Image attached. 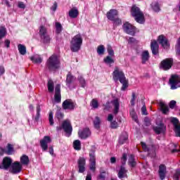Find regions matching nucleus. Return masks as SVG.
<instances>
[{
  "mask_svg": "<svg viewBox=\"0 0 180 180\" xmlns=\"http://www.w3.org/2000/svg\"><path fill=\"white\" fill-rule=\"evenodd\" d=\"M165 49V50L169 49L171 44L166 36L164 34L159 35L158 39L153 40L150 42V50L153 56H160V45Z\"/></svg>",
  "mask_w": 180,
  "mask_h": 180,
  "instance_id": "f257e3e1",
  "label": "nucleus"
},
{
  "mask_svg": "<svg viewBox=\"0 0 180 180\" xmlns=\"http://www.w3.org/2000/svg\"><path fill=\"white\" fill-rule=\"evenodd\" d=\"M61 67V61L58 55L53 53L47 60L45 63V68L49 72H56Z\"/></svg>",
  "mask_w": 180,
  "mask_h": 180,
  "instance_id": "f03ea898",
  "label": "nucleus"
},
{
  "mask_svg": "<svg viewBox=\"0 0 180 180\" xmlns=\"http://www.w3.org/2000/svg\"><path fill=\"white\" fill-rule=\"evenodd\" d=\"M112 78L115 82L120 81V84H122L121 91H126V89L129 88V80L126 79V76L124 75L123 70H120L117 66H115L112 72Z\"/></svg>",
  "mask_w": 180,
  "mask_h": 180,
  "instance_id": "7ed1b4c3",
  "label": "nucleus"
},
{
  "mask_svg": "<svg viewBox=\"0 0 180 180\" xmlns=\"http://www.w3.org/2000/svg\"><path fill=\"white\" fill-rule=\"evenodd\" d=\"M131 15L133 18H134L137 23L143 25V23L146 22L144 13L143 11H141V10H140V8L137 7L136 4L132 5L131 8Z\"/></svg>",
  "mask_w": 180,
  "mask_h": 180,
  "instance_id": "20e7f679",
  "label": "nucleus"
},
{
  "mask_svg": "<svg viewBox=\"0 0 180 180\" xmlns=\"http://www.w3.org/2000/svg\"><path fill=\"white\" fill-rule=\"evenodd\" d=\"M82 35L77 34L74 36L70 41V50L73 53H77L81 50V46H82Z\"/></svg>",
  "mask_w": 180,
  "mask_h": 180,
  "instance_id": "39448f33",
  "label": "nucleus"
},
{
  "mask_svg": "<svg viewBox=\"0 0 180 180\" xmlns=\"http://www.w3.org/2000/svg\"><path fill=\"white\" fill-rule=\"evenodd\" d=\"M107 18L108 20L112 22L113 27H117V26H120L122 25V19L119 17V11L116 9H110L106 13Z\"/></svg>",
  "mask_w": 180,
  "mask_h": 180,
  "instance_id": "423d86ee",
  "label": "nucleus"
},
{
  "mask_svg": "<svg viewBox=\"0 0 180 180\" xmlns=\"http://www.w3.org/2000/svg\"><path fill=\"white\" fill-rule=\"evenodd\" d=\"M110 103H112V105L114 106V115H117L119 113V109L120 108V103H119L118 98H115L110 102L108 101L107 103H105V104L103 105V110L104 112L110 110V108H112Z\"/></svg>",
  "mask_w": 180,
  "mask_h": 180,
  "instance_id": "0eeeda50",
  "label": "nucleus"
},
{
  "mask_svg": "<svg viewBox=\"0 0 180 180\" xmlns=\"http://www.w3.org/2000/svg\"><path fill=\"white\" fill-rule=\"evenodd\" d=\"M57 131H61L64 130L66 133V137H70L72 134V125H71V122L68 120H65L63 122L62 125L56 127Z\"/></svg>",
  "mask_w": 180,
  "mask_h": 180,
  "instance_id": "6e6552de",
  "label": "nucleus"
},
{
  "mask_svg": "<svg viewBox=\"0 0 180 180\" xmlns=\"http://www.w3.org/2000/svg\"><path fill=\"white\" fill-rule=\"evenodd\" d=\"M39 37L41 43L44 44H50L51 37H50V35L47 33V29L44 26L39 27Z\"/></svg>",
  "mask_w": 180,
  "mask_h": 180,
  "instance_id": "1a4fd4ad",
  "label": "nucleus"
},
{
  "mask_svg": "<svg viewBox=\"0 0 180 180\" xmlns=\"http://www.w3.org/2000/svg\"><path fill=\"white\" fill-rule=\"evenodd\" d=\"M141 144L143 151L148 153V154H153V155H155V151L160 150V145L158 144L147 145L144 142H141Z\"/></svg>",
  "mask_w": 180,
  "mask_h": 180,
  "instance_id": "9d476101",
  "label": "nucleus"
},
{
  "mask_svg": "<svg viewBox=\"0 0 180 180\" xmlns=\"http://www.w3.org/2000/svg\"><path fill=\"white\" fill-rule=\"evenodd\" d=\"M174 65V58H167L162 60L160 64V68L163 70V71H168L172 68Z\"/></svg>",
  "mask_w": 180,
  "mask_h": 180,
  "instance_id": "9b49d317",
  "label": "nucleus"
},
{
  "mask_svg": "<svg viewBox=\"0 0 180 180\" xmlns=\"http://www.w3.org/2000/svg\"><path fill=\"white\" fill-rule=\"evenodd\" d=\"M169 84L171 89H178V88H180V76L172 75L169 79Z\"/></svg>",
  "mask_w": 180,
  "mask_h": 180,
  "instance_id": "f8f14e48",
  "label": "nucleus"
},
{
  "mask_svg": "<svg viewBox=\"0 0 180 180\" xmlns=\"http://www.w3.org/2000/svg\"><path fill=\"white\" fill-rule=\"evenodd\" d=\"M62 108L64 110H74L77 108V103L72 99H66L62 103Z\"/></svg>",
  "mask_w": 180,
  "mask_h": 180,
  "instance_id": "ddd939ff",
  "label": "nucleus"
},
{
  "mask_svg": "<svg viewBox=\"0 0 180 180\" xmlns=\"http://www.w3.org/2000/svg\"><path fill=\"white\" fill-rule=\"evenodd\" d=\"M13 163V160H12L10 157L6 156L3 158V160L0 164V169L8 171V169H11Z\"/></svg>",
  "mask_w": 180,
  "mask_h": 180,
  "instance_id": "4468645a",
  "label": "nucleus"
},
{
  "mask_svg": "<svg viewBox=\"0 0 180 180\" xmlns=\"http://www.w3.org/2000/svg\"><path fill=\"white\" fill-rule=\"evenodd\" d=\"M123 30L127 34L130 36H135L136 34V27L130 24L129 22H127L122 25Z\"/></svg>",
  "mask_w": 180,
  "mask_h": 180,
  "instance_id": "2eb2a0df",
  "label": "nucleus"
},
{
  "mask_svg": "<svg viewBox=\"0 0 180 180\" xmlns=\"http://www.w3.org/2000/svg\"><path fill=\"white\" fill-rule=\"evenodd\" d=\"M22 166L20 162L15 161L11 165V167L9 169L11 174H16L22 172Z\"/></svg>",
  "mask_w": 180,
  "mask_h": 180,
  "instance_id": "dca6fc26",
  "label": "nucleus"
},
{
  "mask_svg": "<svg viewBox=\"0 0 180 180\" xmlns=\"http://www.w3.org/2000/svg\"><path fill=\"white\" fill-rule=\"evenodd\" d=\"M51 143V138L49 136H45L40 141V146L43 151H47L49 144Z\"/></svg>",
  "mask_w": 180,
  "mask_h": 180,
  "instance_id": "f3484780",
  "label": "nucleus"
},
{
  "mask_svg": "<svg viewBox=\"0 0 180 180\" xmlns=\"http://www.w3.org/2000/svg\"><path fill=\"white\" fill-rule=\"evenodd\" d=\"M171 123L174 126V131L175 133L176 137H180V124L179 120L176 117H172L171 119Z\"/></svg>",
  "mask_w": 180,
  "mask_h": 180,
  "instance_id": "a211bd4d",
  "label": "nucleus"
},
{
  "mask_svg": "<svg viewBox=\"0 0 180 180\" xmlns=\"http://www.w3.org/2000/svg\"><path fill=\"white\" fill-rule=\"evenodd\" d=\"M85 165H86V160H85V158L79 157L77 160V167L80 174L85 172Z\"/></svg>",
  "mask_w": 180,
  "mask_h": 180,
  "instance_id": "6ab92c4d",
  "label": "nucleus"
},
{
  "mask_svg": "<svg viewBox=\"0 0 180 180\" xmlns=\"http://www.w3.org/2000/svg\"><path fill=\"white\" fill-rule=\"evenodd\" d=\"M54 101L56 103H61V85L56 84L55 86Z\"/></svg>",
  "mask_w": 180,
  "mask_h": 180,
  "instance_id": "aec40b11",
  "label": "nucleus"
},
{
  "mask_svg": "<svg viewBox=\"0 0 180 180\" xmlns=\"http://www.w3.org/2000/svg\"><path fill=\"white\" fill-rule=\"evenodd\" d=\"M75 81H77V77H74L71 72H68L67 76H66V85L68 88H71V84L74 82Z\"/></svg>",
  "mask_w": 180,
  "mask_h": 180,
  "instance_id": "412c9836",
  "label": "nucleus"
},
{
  "mask_svg": "<svg viewBox=\"0 0 180 180\" xmlns=\"http://www.w3.org/2000/svg\"><path fill=\"white\" fill-rule=\"evenodd\" d=\"M79 137L82 139H88L91 136V131L89 128H84L83 130L78 133Z\"/></svg>",
  "mask_w": 180,
  "mask_h": 180,
  "instance_id": "4be33fe9",
  "label": "nucleus"
},
{
  "mask_svg": "<svg viewBox=\"0 0 180 180\" xmlns=\"http://www.w3.org/2000/svg\"><path fill=\"white\" fill-rule=\"evenodd\" d=\"M118 178L120 179H123V178H127V169L124 165L120 166V170L117 174Z\"/></svg>",
  "mask_w": 180,
  "mask_h": 180,
  "instance_id": "5701e85b",
  "label": "nucleus"
},
{
  "mask_svg": "<svg viewBox=\"0 0 180 180\" xmlns=\"http://www.w3.org/2000/svg\"><path fill=\"white\" fill-rule=\"evenodd\" d=\"M167 174V167L164 165L159 166V176L160 179H165V175Z\"/></svg>",
  "mask_w": 180,
  "mask_h": 180,
  "instance_id": "b1692460",
  "label": "nucleus"
},
{
  "mask_svg": "<svg viewBox=\"0 0 180 180\" xmlns=\"http://www.w3.org/2000/svg\"><path fill=\"white\" fill-rule=\"evenodd\" d=\"M159 106L163 115H168V113L169 112V108L167 104H165L164 102H160L159 103Z\"/></svg>",
  "mask_w": 180,
  "mask_h": 180,
  "instance_id": "393cba45",
  "label": "nucleus"
},
{
  "mask_svg": "<svg viewBox=\"0 0 180 180\" xmlns=\"http://www.w3.org/2000/svg\"><path fill=\"white\" fill-rule=\"evenodd\" d=\"M79 15V12L78 11V9H77L76 8H73L70 9L69 11V16L72 19H75L78 18Z\"/></svg>",
  "mask_w": 180,
  "mask_h": 180,
  "instance_id": "a878e982",
  "label": "nucleus"
},
{
  "mask_svg": "<svg viewBox=\"0 0 180 180\" xmlns=\"http://www.w3.org/2000/svg\"><path fill=\"white\" fill-rule=\"evenodd\" d=\"M142 64H146L150 60V53L148 51H144L141 53Z\"/></svg>",
  "mask_w": 180,
  "mask_h": 180,
  "instance_id": "bb28decb",
  "label": "nucleus"
},
{
  "mask_svg": "<svg viewBox=\"0 0 180 180\" xmlns=\"http://www.w3.org/2000/svg\"><path fill=\"white\" fill-rule=\"evenodd\" d=\"M129 139V135H127V133L124 132L121 134L120 136L118 143L122 146V144H124L126 141H127V139Z\"/></svg>",
  "mask_w": 180,
  "mask_h": 180,
  "instance_id": "cd10ccee",
  "label": "nucleus"
},
{
  "mask_svg": "<svg viewBox=\"0 0 180 180\" xmlns=\"http://www.w3.org/2000/svg\"><path fill=\"white\" fill-rule=\"evenodd\" d=\"M30 60L34 64H41V63L43 62V58H41V56H40V55H34L30 58Z\"/></svg>",
  "mask_w": 180,
  "mask_h": 180,
  "instance_id": "c85d7f7f",
  "label": "nucleus"
},
{
  "mask_svg": "<svg viewBox=\"0 0 180 180\" xmlns=\"http://www.w3.org/2000/svg\"><path fill=\"white\" fill-rule=\"evenodd\" d=\"M14 153L15 148L13 147V145L8 143L6 146V154H7V155H12Z\"/></svg>",
  "mask_w": 180,
  "mask_h": 180,
  "instance_id": "c756f323",
  "label": "nucleus"
},
{
  "mask_svg": "<svg viewBox=\"0 0 180 180\" xmlns=\"http://www.w3.org/2000/svg\"><path fill=\"white\" fill-rule=\"evenodd\" d=\"M153 130L156 134H161V133H164L165 127L163 125V124H160V127H153Z\"/></svg>",
  "mask_w": 180,
  "mask_h": 180,
  "instance_id": "7c9ffc66",
  "label": "nucleus"
},
{
  "mask_svg": "<svg viewBox=\"0 0 180 180\" xmlns=\"http://www.w3.org/2000/svg\"><path fill=\"white\" fill-rule=\"evenodd\" d=\"M150 6L154 12L158 13L161 11V8H160V4L158 3V1L152 2Z\"/></svg>",
  "mask_w": 180,
  "mask_h": 180,
  "instance_id": "2f4dec72",
  "label": "nucleus"
},
{
  "mask_svg": "<svg viewBox=\"0 0 180 180\" xmlns=\"http://www.w3.org/2000/svg\"><path fill=\"white\" fill-rule=\"evenodd\" d=\"M93 123L94 128H96V130H99L101 129V118L99 117H95Z\"/></svg>",
  "mask_w": 180,
  "mask_h": 180,
  "instance_id": "473e14b6",
  "label": "nucleus"
},
{
  "mask_svg": "<svg viewBox=\"0 0 180 180\" xmlns=\"http://www.w3.org/2000/svg\"><path fill=\"white\" fill-rule=\"evenodd\" d=\"M47 86L49 92H50V94H53V92H54V82L51 79H49Z\"/></svg>",
  "mask_w": 180,
  "mask_h": 180,
  "instance_id": "72a5a7b5",
  "label": "nucleus"
},
{
  "mask_svg": "<svg viewBox=\"0 0 180 180\" xmlns=\"http://www.w3.org/2000/svg\"><path fill=\"white\" fill-rule=\"evenodd\" d=\"M20 162L23 165H29V163L30 162V160H29V156H27L26 155H23L20 158Z\"/></svg>",
  "mask_w": 180,
  "mask_h": 180,
  "instance_id": "f704fd0d",
  "label": "nucleus"
},
{
  "mask_svg": "<svg viewBox=\"0 0 180 180\" xmlns=\"http://www.w3.org/2000/svg\"><path fill=\"white\" fill-rule=\"evenodd\" d=\"M18 51L20 53V54H21V56H25V54H26V46L22 44H19L18 45Z\"/></svg>",
  "mask_w": 180,
  "mask_h": 180,
  "instance_id": "c9c22d12",
  "label": "nucleus"
},
{
  "mask_svg": "<svg viewBox=\"0 0 180 180\" xmlns=\"http://www.w3.org/2000/svg\"><path fill=\"white\" fill-rule=\"evenodd\" d=\"M129 164L132 168H134V167H136V165H137V163L136 162V160L134 159V155H130L129 158Z\"/></svg>",
  "mask_w": 180,
  "mask_h": 180,
  "instance_id": "e433bc0d",
  "label": "nucleus"
},
{
  "mask_svg": "<svg viewBox=\"0 0 180 180\" xmlns=\"http://www.w3.org/2000/svg\"><path fill=\"white\" fill-rule=\"evenodd\" d=\"M103 62L109 65H110V64H115V60L112 58V56H108L106 58H105L103 59Z\"/></svg>",
  "mask_w": 180,
  "mask_h": 180,
  "instance_id": "4c0bfd02",
  "label": "nucleus"
},
{
  "mask_svg": "<svg viewBox=\"0 0 180 180\" xmlns=\"http://www.w3.org/2000/svg\"><path fill=\"white\" fill-rule=\"evenodd\" d=\"M90 105L91 106L92 109H98V108H99V102L97 99L94 98L91 100Z\"/></svg>",
  "mask_w": 180,
  "mask_h": 180,
  "instance_id": "58836bf2",
  "label": "nucleus"
},
{
  "mask_svg": "<svg viewBox=\"0 0 180 180\" xmlns=\"http://www.w3.org/2000/svg\"><path fill=\"white\" fill-rule=\"evenodd\" d=\"M89 162L96 161V157L95 156V150L91 149L89 153Z\"/></svg>",
  "mask_w": 180,
  "mask_h": 180,
  "instance_id": "ea45409f",
  "label": "nucleus"
},
{
  "mask_svg": "<svg viewBox=\"0 0 180 180\" xmlns=\"http://www.w3.org/2000/svg\"><path fill=\"white\" fill-rule=\"evenodd\" d=\"M77 80L79 81V84L81 85L82 88H85L86 86V81L82 76H79L77 77Z\"/></svg>",
  "mask_w": 180,
  "mask_h": 180,
  "instance_id": "a19ab883",
  "label": "nucleus"
},
{
  "mask_svg": "<svg viewBox=\"0 0 180 180\" xmlns=\"http://www.w3.org/2000/svg\"><path fill=\"white\" fill-rule=\"evenodd\" d=\"M56 26V34H60V33H61V32H63V25H61V23L57 22L55 24Z\"/></svg>",
  "mask_w": 180,
  "mask_h": 180,
  "instance_id": "79ce46f5",
  "label": "nucleus"
},
{
  "mask_svg": "<svg viewBox=\"0 0 180 180\" xmlns=\"http://www.w3.org/2000/svg\"><path fill=\"white\" fill-rule=\"evenodd\" d=\"M73 147L75 150L79 151V150H81V141L79 140H75L73 142Z\"/></svg>",
  "mask_w": 180,
  "mask_h": 180,
  "instance_id": "37998d69",
  "label": "nucleus"
},
{
  "mask_svg": "<svg viewBox=\"0 0 180 180\" xmlns=\"http://www.w3.org/2000/svg\"><path fill=\"white\" fill-rule=\"evenodd\" d=\"M5 36H6V28L5 27H0V40L1 39H4Z\"/></svg>",
  "mask_w": 180,
  "mask_h": 180,
  "instance_id": "c03bdc74",
  "label": "nucleus"
},
{
  "mask_svg": "<svg viewBox=\"0 0 180 180\" xmlns=\"http://www.w3.org/2000/svg\"><path fill=\"white\" fill-rule=\"evenodd\" d=\"M97 53L99 56L105 54V46L103 45H100L97 48Z\"/></svg>",
  "mask_w": 180,
  "mask_h": 180,
  "instance_id": "a18cd8bd",
  "label": "nucleus"
},
{
  "mask_svg": "<svg viewBox=\"0 0 180 180\" xmlns=\"http://www.w3.org/2000/svg\"><path fill=\"white\" fill-rule=\"evenodd\" d=\"M41 108H40V105L37 106V115L34 119V122H39V119H40V112Z\"/></svg>",
  "mask_w": 180,
  "mask_h": 180,
  "instance_id": "49530a36",
  "label": "nucleus"
},
{
  "mask_svg": "<svg viewBox=\"0 0 180 180\" xmlns=\"http://www.w3.org/2000/svg\"><path fill=\"white\" fill-rule=\"evenodd\" d=\"M56 119H58V120H61L62 119H63L64 117V113H63V112H61L60 110H57L56 112Z\"/></svg>",
  "mask_w": 180,
  "mask_h": 180,
  "instance_id": "de8ad7c7",
  "label": "nucleus"
},
{
  "mask_svg": "<svg viewBox=\"0 0 180 180\" xmlns=\"http://www.w3.org/2000/svg\"><path fill=\"white\" fill-rule=\"evenodd\" d=\"M107 51L110 57H113L115 56V51H113L112 46L108 45Z\"/></svg>",
  "mask_w": 180,
  "mask_h": 180,
  "instance_id": "09e8293b",
  "label": "nucleus"
},
{
  "mask_svg": "<svg viewBox=\"0 0 180 180\" xmlns=\"http://www.w3.org/2000/svg\"><path fill=\"white\" fill-rule=\"evenodd\" d=\"M89 169L91 171H93V172H95L96 169V161L89 162Z\"/></svg>",
  "mask_w": 180,
  "mask_h": 180,
  "instance_id": "8fccbe9b",
  "label": "nucleus"
},
{
  "mask_svg": "<svg viewBox=\"0 0 180 180\" xmlns=\"http://www.w3.org/2000/svg\"><path fill=\"white\" fill-rule=\"evenodd\" d=\"M53 111L49 112V124L50 126H53L54 125V118H53Z\"/></svg>",
  "mask_w": 180,
  "mask_h": 180,
  "instance_id": "3c124183",
  "label": "nucleus"
},
{
  "mask_svg": "<svg viewBox=\"0 0 180 180\" xmlns=\"http://www.w3.org/2000/svg\"><path fill=\"white\" fill-rule=\"evenodd\" d=\"M130 115L133 119V120H134V122H136V123H139V118L137 117V115H136V112H134V110H132L130 112Z\"/></svg>",
  "mask_w": 180,
  "mask_h": 180,
  "instance_id": "603ef678",
  "label": "nucleus"
},
{
  "mask_svg": "<svg viewBox=\"0 0 180 180\" xmlns=\"http://www.w3.org/2000/svg\"><path fill=\"white\" fill-rule=\"evenodd\" d=\"M180 178V169H177L175 171V173L173 175V179L179 180Z\"/></svg>",
  "mask_w": 180,
  "mask_h": 180,
  "instance_id": "864d4df0",
  "label": "nucleus"
},
{
  "mask_svg": "<svg viewBox=\"0 0 180 180\" xmlns=\"http://www.w3.org/2000/svg\"><path fill=\"white\" fill-rule=\"evenodd\" d=\"M127 161V154L123 153L122 157L121 158V162L123 166L126 165Z\"/></svg>",
  "mask_w": 180,
  "mask_h": 180,
  "instance_id": "5fc2aeb1",
  "label": "nucleus"
},
{
  "mask_svg": "<svg viewBox=\"0 0 180 180\" xmlns=\"http://www.w3.org/2000/svg\"><path fill=\"white\" fill-rule=\"evenodd\" d=\"M119 127V124H117V122L116 121H112L110 123V127L111 129H116Z\"/></svg>",
  "mask_w": 180,
  "mask_h": 180,
  "instance_id": "6e6d98bb",
  "label": "nucleus"
},
{
  "mask_svg": "<svg viewBox=\"0 0 180 180\" xmlns=\"http://www.w3.org/2000/svg\"><path fill=\"white\" fill-rule=\"evenodd\" d=\"M169 106L170 108V109H174V108H175V106H176V101L172 100L169 102Z\"/></svg>",
  "mask_w": 180,
  "mask_h": 180,
  "instance_id": "4d7b16f0",
  "label": "nucleus"
},
{
  "mask_svg": "<svg viewBox=\"0 0 180 180\" xmlns=\"http://www.w3.org/2000/svg\"><path fill=\"white\" fill-rule=\"evenodd\" d=\"M134 102H136V93L133 92L132 93V98L131 99V106H134V104H135Z\"/></svg>",
  "mask_w": 180,
  "mask_h": 180,
  "instance_id": "13d9d810",
  "label": "nucleus"
},
{
  "mask_svg": "<svg viewBox=\"0 0 180 180\" xmlns=\"http://www.w3.org/2000/svg\"><path fill=\"white\" fill-rule=\"evenodd\" d=\"M106 178V173H100V174L98 176V179L100 180H105Z\"/></svg>",
  "mask_w": 180,
  "mask_h": 180,
  "instance_id": "bf43d9fd",
  "label": "nucleus"
},
{
  "mask_svg": "<svg viewBox=\"0 0 180 180\" xmlns=\"http://www.w3.org/2000/svg\"><path fill=\"white\" fill-rule=\"evenodd\" d=\"M141 113L145 116H147V115H148V113L147 112V108L146 107V105H143V107L141 108Z\"/></svg>",
  "mask_w": 180,
  "mask_h": 180,
  "instance_id": "052dcab7",
  "label": "nucleus"
},
{
  "mask_svg": "<svg viewBox=\"0 0 180 180\" xmlns=\"http://www.w3.org/2000/svg\"><path fill=\"white\" fill-rule=\"evenodd\" d=\"M18 7L20 9H25L26 8V5L24 4L22 1H19L18 4Z\"/></svg>",
  "mask_w": 180,
  "mask_h": 180,
  "instance_id": "680f3d73",
  "label": "nucleus"
},
{
  "mask_svg": "<svg viewBox=\"0 0 180 180\" xmlns=\"http://www.w3.org/2000/svg\"><path fill=\"white\" fill-rule=\"evenodd\" d=\"M10 46H11V41L9 39H6L4 41V47L9 49Z\"/></svg>",
  "mask_w": 180,
  "mask_h": 180,
  "instance_id": "e2e57ef3",
  "label": "nucleus"
},
{
  "mask_svg": "<svg viewBox=\"0 0 180 180\" xmlns=\"http://www.w3.org/2000/svg\"><path fill=\"white\" fill-rule=\"evenodd\" d=\"M4 74H5V67H4V65H0V77L4 75Z\"/></svg>",
  "mask_w": 180,
  "mask_h": 180,
  "instance_id": "0e129e2a",
  "label": "nucleus"
},
{
  "mask_svg": "<svg viewBox=\"0 0 180 180\" xmlns=\"http://www.w3.org/2000/svg\"><path fill=\"white\" fill-rule=\"evenodd\" d=\"M128 43H129L130 44L136 43V39L134 37H129L128 39Z\"/></svg>",
  "mask_w": 180,
  "mask_h": 180,
  "instance_id": "69168bd1",
  "label": "nucleus"
},
{
  "mask_svg": "<svg viewBox=\"0 0 180 180\" xmlns=\"http://www.w3.org/2000/svg\"><path fill=\"white\" fill-rule=\"evenodd\" d=\"M6 154V150L2 147H0V155H4Z\"/></svg>",
  "mask_w": 180,
  "mask_h": 180,
  "instance_id": "338daca9",
  "label": "nucleus"
},
{
  "mask_svg": "<svg viewBox=\"0 0 180 180\" xmlns=\"http://www.w3.org/2000/svg\"><path fill=\"white\" fill-rule=\"evenodd\" d=\"M51 10L53 11H57V3L56 2H55L53 4V6L51 7Z\"/></svg>",
  "mask_w": 180,
  "mask_h": 180,
  "instance_id": "774afa93",
  "label": "nucleus"
}]
</instances>
